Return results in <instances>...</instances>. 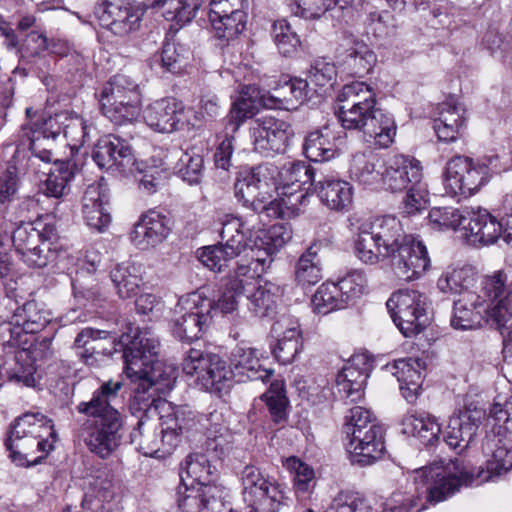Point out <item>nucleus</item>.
<instances>
[{
    "label": "nucleus",
    "mask_w": 512,
    "mask_h": 512,
    "mask_svg": "<svg viewBox=\"0 0 512 512\" xmlns=\"http://www.w3.org/2000/svg\"><path fill=\"white\" fill-rule=\"evenodd\" d=\"M120 342L125 346L123 357L128 378L139 382L130 403L135 412H143L137 428L132 432V441L146 456L159 451V440L153 424L145 419L157 416L161 427V442L168 448H174L181 437L193 430L199 420L194 411L186 405H175L163 398H152L148 392L165 393L170 391L176 380V370L158 359L159 341L148 329H130L123 334Z\"/></svg>",
    "instance_id": "obj_1"
},
{
    "label": "nucleus",
    "mask_w": 512,
    "mask_h": 512,
    "mask_svg": "<svg viewBox=\"0 0 512 512\" xmlns=\"http://www.w3.org/2000/svg\"><path fill=\"white\" fill-rule=\"evenodd\" d=\"M487 459L485 467L468 468L458 459L434 463L414 471V481L425 487L428 499L440 502L462 486L480 485L494 481L512 469V440L492 431L482 443Z\"/></svg>",
    "instance_id": "obj_2"
},
{
    "label": "nucleus",
    "mask_w": 512,
    "mask_h": 512,
    "mask_svg": "<svg viewBox=\"0 0 512 512\" xmlns=\"http://www.w3.org/2000/svg\"><path fill=\"white\" fill-rule=\"evenodd\" d=\"M482 291L489 304L475 292H468L454 302L451 326L457 330H473L483 323L502 330L512 319V273L499 270L484 277Z\"/></svg>",
    "instance_id": "obj_3"
},
{
    "label": "nucleus",
    "mask_w": 512,
    "mask_h": 512,
    "mask_svg": "<svg viewBox=\"0 0 512 512\" xmlns=\"http://www.w3.org/2000/svg\"><path fill=\"white\" fill-rule=\"evenodd\" d=\"M122 387L120 380L105 381L89 401H82L77 406L79 413L89 417L82 428L84 443L101 459L109 458L122 443L124 419L113 405Z\"/></svg>",
    "instance_id": "obj_4"
},
{
    "label": "nucleus",
    "mask_w": 512,
    "mask_h": 512,
    "mask_svg": "<svg viewBox=\"0 0 512 512\" xmlns=\"http://www.w3.org/2000/svg\"><path fill=\"white\" fill-rule=\"evenodd\" d=\"M56 432L52 421L40 413H25L15 420L6 440L17 465L36 464L53 450Z\"/></svg>",
    "instance_id": "obj_5"
},
{
    "label": "nucleus",
    "mask_w": 512,
    "mask_h": 512,
    "mask_svg": "<svg viewBox=\"0 0 512 512\" xmlns=\"http://www.w3.org/2000/svg\"><path fill=\"white\" fill-rule=\"evenodd\" d=\"M246 221L238 217L227 218L220 233L219 245L207 246L197 251L199 261L212 271L221 272L228 262L236 257L248 256L253 238Z\"/></svg>",
    "instance_id": "obj_6"
},
{
    "label": "nucleus",
    "mask_w": 512,
    "mask_h": 512,
    "mask_svg": "<svg viewBox=\"0 0 512 512\" xmlns=\"http://www.w3.org/2000/svg\"><path fill=\"white\" fill-rule=\"evenodd\" d=\"M263 170L264 165L260 164L251 170L239 172L234 185L235 196L254 211H264L268 217L274 219L283 218L288 209L286 186L276 188V198L268 202L271 195L266 189L268 182L261 178Z\"/></svg>",
    "instance_id": "obj_7"
},
{
    "label": "nucleus",
    "mask_w": 512,
    "mask_h": 512,
    "mask_svg": "<svg viewBox=\"0 0 512 512\" xmlns=\"http://www.w3.org/2000/svg\"><path fill=\"white\" fill-rule=\"evenodd\" d=\"M338 120L345 129L360 130L374 137L375 145L387 148L394 141L396 124L393 117L381 109L340 106Z\"/></svg>",
    "instance_id": "obj_8"
},
{
    "label": "nucleus",
    "mask_w": 512,
    "mask_h": 512,
    "mask_svg": "<svg viewBox=\"0 0 512 512\" xmlns=\"http://www.w3.org/2000/svg\"><path fill=\"white\" fill-rule=\"evenodd\" d=\"M393 322L405 337L419 334L428 324L427 298L417 290L401 289L386 302Z\"/></svg>",
    "instance_id": "obj_9"
},
{
    "label": "nucleus",
    "mask_w": 512,
    "mask_h": 512,
    "mask_svg": "<svg viewBox=\"0 0 512 512\" xmlns=\"http://www.w3.org/2000/svg\"><path fill=\"white\" fill-rule=\"evenodd\" d=\"M242 496L248 512H277L284 500V494L262 471L247 465L241 472Z\"/></svg>",
    "instance_id": "obj_10"
},
{
    "label": "nucleus",
    "mask_w": 512,
    "mask_h": 512,
    "mask_svg": "<svg viewBox=\"0 0 512 512\" xmlns=\"http://www.w3.org/2000/svg\"><path fill=\"white\" fill-rule=\"evenodd\" d=\"M54 236L53 225L37 221L17 227L12 234V242L16 252L29 266L40 268L47 265L49 240Z\"/></svg>",
    "instance_id": "obj_11"
},
{
    "label": "nucleus",
    "mask_w": 512,
    "mask_h": 512,
    "mask_svg": "<svg viewBox=\"0 0 512 512\" xmlns=\"http://www.w3.org/2000/svg\"><path fill=\"white\" fill-rule=\"evenodd\" d=\"M494 173L499 171L485 162H447L443 182L447 193L468 196L479 190Z\"/></svg>",
    "instance_id": "obj_12"
},
{
    "label": "nucleus",
    "mask_w": 512,
    "mask_h": 512,
    "mask_svg": "<svg viewBox=\"0 0 512 512\" xmlns=\"http://www.w3.org/2000/svg\"><path fill=\"white\" fill-rule=\"evenodd\" d=\"M95 13L102 27L122 37L139 28L144 8L127 0H106L98 4Z\"/></svg>",
    "instance_id": "obj_13"
},
{
    "label": "nucleus",
    "mask_w": 512,
    "mask_h": 512,
    "mask_svg": "<svg viewBox=\"0 0 512 512\" xmlns=\"http://www.w3.org/2000/svg\"><path fill=\"white\" fill-rule=\"evenodd\" d=\"M431 262L426 246L414 236L404 242L390 257L393 274L402 281L420 278L430 268Z\"/></svg>",
    "instance_id": "obj_14"
},
{
    "label": "nucleus",
    "mask_w": 512,
    "mask_h": 512,
    "mask_svg": "<svg viewBox=\"0 0 512 512\" xmlns=\"http://www.w3.org/2000/svg\"><path fill=\"white\" fill-rule=\"evenodd\" d=\"M484 415V410L474 403L465 404L462 409L455 411L450 416L444 432L447 445L458 453L466 450L475 437Z\"/></svg>",
    "instance_id": "obj_15"
},
{
    "label": "nucleus",
    "mask_w": 512,
    "mask_h": 512,
    "mask_svg": "<svg viewBox=\"0 0 512 512\" xmlns=\"http://www.w3.org/2000/svg\"><path fill=\"white\" fill-rule=\"evenodd\" d=\"M50 314L34 300L16 309L11 319L0 325L2 338L11 345H18L23 334L36 333L49 322Z\"/></svg>",
    "instance_id": "obj_16"
},
{
    "label": "nucleus",
    "mask_w": 512,
    "mask_h": 512,
    "mask_svg": "<svg viewBox=\"0 0 512 512\" xmlns=\"http://www.w3.org/2000/svg\"><path fill=\"white\" fill-rule=\"evenodd\" d=\"M466 222L463 225L467 243L489 245L495 243L502 233V223L488 210L481 207H465Z\"/></svg>",
    "instance_id": "obj_17"
},
{
    "label": "nucleus",
    "mask_w": 512,
    "mask_h": 512,
    "mask_svg": "<svg viewBox=\"0 0 512 512\" xmlns=\"http://www.w3.org/2000/svg\"><path fill=\"white\" fill-rule=\"evenodd\" d=\"M221 495L217 485L182 483L177 489V504L183 512H220Z\"/></svg>",
    "instance_id": "obj_18"
},
{
    "label": "nucleus",
    "mask_w": 512,
    "mask_h": 512,
    "mask_svg": "<svg viewBox=\"0 0 512 512\" xmlns=\"http://www.w3.org/2000/svg\"><path fill=\"white\" fill-rule=\"evenodd\" d=\"M81 211L86 225L91 229L103 232L110 225L109 193L102 180L86 188Z\"/></svg>",
    "instance_id": "obj_19"
},
{
    "label": "nucleus",
    "mask_w": 512,
    "mask_h": 512,
    "mask_svg": "<svg viewBox=\"0 0 512 512\" xmlns=\"http://www.w3.org/2000/svg\"><path fill=\"white\" fill-rule=\"evenodd\" d=\"M184 113L182 102L172 97L161 98L148 104L142 113L145 123L154 131H175Z\"/></svg>",
    "instance_id": "obj_20"
},
{
    "label": "nucleus",
    "mask_w": 512,
    "mask_h": 512,
    "mask_svg": "<svg viewBox=\"0 0 512 512\" xmlns=\"http://www.w3.org/2000/svg\"><path fill=\"white\" fill-rule=\"evenodd\" d=\"M433 128L440 141L453 142L461 135L466 123L465 106L455 98L439 103Z\"/></svg>",
    "instance_id": "obj_21"
},
{
    "label": "nucleus",
    "mask_w": 512,
    "mask_h": 512,
    "mask_svg": "<svg viewBox=\"0 0 512 512\" xmlns=\"http://www.w3.org/2000/svg\"><path fill=\"white\" fill-rule=\"evenodd\" d=\"M283 105L284 101L276 95H265L256 85H246L241 88L239 97L233 103L231 116L239 125L256 115L260 107L280 109Z\"/></svg>",
    "instance_id": "obj_22"
},
{
    "label": "nucleus",
    "mask_w": 512,
    "mask_h": 512,
    "mask_svg": "<svg viewBox=\"0 0 512 512\" xmlns=\"http://www.w3.org/2000/svg\"><path fill=\"white\" fill-rule=\"evenodd\" d=\"M170 220L156 211H149L135 224L130 239L140 249L155 247L170 233Z\"/></svg>",
    "instance_id": "obj_23"
},
{
    "label": "nucleus",
    "mask_w": 512,
    "mask_h": 512,
    "mask_svg": "<svg viewBox=\"0 0 512 512\" xmlns=\"http://www.w3.org/2000/svg\"><path fill=\"white\" fill-rule=\"evenodd\" d=\"M423 362L418 358H401L387 364L384 369L396 377L403 397L414 402L422 386Z\"/></svg>",
    "instance_id": "obj_24"
},
{
    "label": "nucleus",
    "mask_w": 512,
    "mask_h": 512,
    "mask_svg": "<svg viewBox=\"0 0 512 512\" xmlns=\"http://www.w3.org/2000/svg\"><path fill=\"white\" fill-rule=\"evenodd\" d=\"M107 170L122 178H133L139 188L154 193L159 179L164 173L161 165L154 162H112Z\"/></svg>",
    "instance_id": "obj_25"
},
{
    "label": "nucleus",
    "mask_w": 512,
    "mask_h": 512,
    "mask_svg": "<svg viewBox=\"0 0 512 512\" xmlns=\"http://www.w3.org/2000/svg\"><path fill=\"white\" fill-rule=\"evenodd\" d=\"M384 429L381 425H372L368 430L359 431L350 437L349 446L354 455V461L366 466L381 458L384 450Z\"/></svg>",
    "instance_id": "obj_26"
},
{
    "label": "nucleus",
    "mask_w": 512,
    "mask_h": 512,
    "mask_svg": "<svg viewBox=\"0 0 512 512\" xmlns=\"http://www.w3.org/2000/svg\"><path fill=\"white\" fill-rule=\"evenodd\" d=\"M381 173V187L391 192L418 185L422 179V167L419 162H387L383 164Z\"/></svg>",
    "instance_id": "obj_27"
},
{
    "label": "nucleus",
    "mask_w": 512,
    "mask_h": 512,
    "mask_svg": "<svg viewBox=\"0 0 512 512\" xmlns=\"http://www.w3.org/2000/svg\"><path fill=\"white\" fill-rule=\"evenodd\" d=\"M371 233L384 249V256L391 257L413 235L405 234L400 221L394 216H385L374 222H367Z\"/></svg>",
    "instance_id": "obj_28"
},
{
    "label": "nucleus",
    "mask_w": 512,
    "mask_h": 512,
    "mask_svg": "<svg viewBox=\"0 0 512 512\" xmlns=\"http://www.w3.org/2000/svg\"><path fill=\"white\" fill-rule=\"evenodd\" d=\"M61 116L62 112L54 117H41L33 124L34 127H31L29 132L25 133L30 141L32 155L39 158V160H50V150L46 147L42 148L41 139H55L60 134L66 122Z\"/></svg>",
    "instance_id": "obj_29"
},
{
    "label": "nucleus",
    "mask_w": 512,
    "mask_h": 512,
    "mask_svg": "<svg viewBox=\"0 0 512 512\" xmlns=\"http://www.w3.org/2000/svg\"><path fill=\"white\" fill-rule=\"evenodd\" d=\"M125 102L141 103V93L135 81L126 75L118 74L113 76L104 86L101 92L100 105L105 107L110 103L111 106H114Z\"/></svg>",
    "instance_id": "obj_30"
},
{
    "label": "nucleus",
    "mask_w": 512,
    "mask_h": 512,
    "mask_svg": "<svg viewBox=\"0 0 512 512\" xmlns=\"http://www.w3.org/2000/svg\"><path fill=\"white\" fill-rule=\"evenodd\" d=\"M440 425L426 413L408 412L401 420V432L416 437L425 446H433L439 439Z\"/></svg>",
    "instance_id": "obj_31"
},
{
    "label": "nucleus",
    "mask_w": 512,
    "mask_h": 512,
    "mask_svg": "<svg viewBox=\"0 0 512 512\" xmlns=\"http://www.w3.org/2000/svg\"><path fill=\"white\" fill-rule=\"evenodd\" d=\"M315 189L321 202L331 210L347 211L352 205L353 190L346 181L325 179L319 181Z\"/></svg>",
    "instance_id": "obj_32"
},
{
    "label": "nucleus",
    "mask_w": 512,
    "mask_h": 512,
    "mask_svg": "<svg viewBox=\"0 0 512 512\" xmlns=\"http://www.w3.org/2000/svg\"><path fill=\"white\" fill-rule=\"evenodd\" d=\"M258 354L254 348L237 347L231 359L233 375L262 381L270 378L273 372L263 368Z\"/></svg>",
    "instance_id": "obj_33"
},
{
    "label": "nucleus",
    "mask_w": 512,
    "mask_h": 512,
    "mask_svg": "<svg viewBox=\"0 0 512 512\" xmlns=\"http://www.w3.org/2000/svg\"><path fill=\"white\" fill-rule=\"evenodd\" d=\"M217 469L211 465L206 455L189 454L181 465L180 478L182 483L195 485H214Z\"/></svg>",
    "instance_id": "obj_34"
},
{
    "label": "nucleus",
    "mask_w": 512,
    "mask_h": 512,
    "mask_svg": "<svg viewBox=\"0 0 512 512\" xmlns=\"http://www.w3.org/2000/svg\"><path fill=\"white\" fill-rule=\"evenodd\" d=\"M116 293L122 299L135 296L142 282L141 267L131 262L117 264L110 272Z\"/></svg>",
    "instance_id": "obj_35"
},
{
    "label": "nucleus",
    "mask_w": 512,
    "mask_h": 512,
    "mask_svg": "<svg viewBox=\"0 0 512 512\" xmlns=\"http://www.w3.org/2000/svg\"><path fill=\"white\" fill-rule=\"evenodd\" d=\"M363 2L364 0H293L290 2V11L304 19H318L336 5L341 9L358 8Z\"/></svg>",
    "instance_id": "obj_36"
},
{
    "label": "nucleus",
    "mask_w": 512,
    "mask_h": 512,
    "mask_svg": "<svg viewBox=\"0 0 512 512\" xmlns=\"http://www.w3.org/2000/svg\"><path fill=\"white\" fill-rule=\"evenodd\" d=\"M78 171L76 162H53L41 190L48 197L60 198L64 195L68 183Z\"/></svg>",
    "instance_id": "obj_37"
},
{
    "label": "nucleus",
    "mask_w": 512,
    "mask_h": 512,
    "mask_svg": "<svg viewBox=\"0 0 512 512\" xmlns=\"http://www.w3.org/2000/svg\"><path fill=\"white\" fill-rule=\"evenodd\" d=\"M208 16L211 27L219 39L233 40L245 30L247 15L244 11L236 10Z\"/></svg>",
    "instance_id": "obj_38"
},
{
    "label": "nucleus",
    "mask_w": 512,
    "mask_h": 512,
    "mask_svg": "<svg viewBox=\"0 0 512 512\" xmlns=\"http://www.w3.org/2000/svg\"><path fill=\"white\" fill-rule=\"evenodd\" d=\"M366 282V276L360 269L348 270L333 282L340 302L344 304L345 308L354 304L363 295Z\"/></svg>",
    "instance_id": "obj_39"
},
{
    "label": "nucleus",
    "mask_w": 512,
    "mask_h": 512,
    "mask_svg": "<svg viewBox=\"0 0 512 512\" xmlns=\"http://www.w3.org/2000/svg\"><path fill=\"white\" fill-rule=\"evenodd\" d=\"M475 280L470 267L447 268L438 278L437 287L444 294H459L463 296L470 292L469 288Z\"/></svg>",
    "instance_id": "obj_40"
},
{
    "label": "nucleus",
    "mask_w": 512,
    "mask_h": 512,
    "mask_svg": "<svg viewBox=\"0 0 512 512\" xmlns=\"http://www.w3.org/2000/svg\"><path fill=\"white\" fill-rule=\"evenodd\" d=\"M214 300L207 297L204 289H199L179 298L173 314L197 316L200 319H212Z\"/></svg>",
    "instance_id": "obj_41"
},
{
    "label": "nucleus",
    "mask_w": 512,
    "mask_h": 512,
    "mask_svg": "<svg viewBox=\"0 0 512 512\" xmlns=\"http://www.w3.org/2000/svg\"><path fill=\"white\" fill-rule=\"evenodd\" d=\"M207 422L208 446L215 451L224 453L233 442V434L228 427L227 419L223 412L215 410L208 415Z\"/></svg>",
    "instance_id": "obj_42"
},
{
    "label": "nucleus",
    "mask_w": 512,
    "mask_h": 512,
    "mask_svg": "<svg viewBox=\"0 0 512 512\" xmlns=\"http://www.w3.org/2000/svg\"><path fill=\"white\" fill-rule=\"evenodd\" d=\"M282 126H285V123H278L273 116L266 115L256 119L251 127L255 144L262 149L267 148L270 143L273 144L277 139L285 144L288 135Z\"/></svg>",
    "instance_id": "obj_43"
},
{
    "label": "nucleus",
    "mask_w": 512,
    "mask_h": 512,
    "mask_svg": "<svg viewBox=\"0 0 512 512\" xmlns=\"http://www.w3.org/2000/svg\"><path fill=\"white\" fill-rule=\"evenodd\" d=\"M135 156L133 146L115 135H107L98 140L92 151L93 160H118Z\"/></svg>",
    "instance_id": "obj_44"
},
{
    "label": "nucleus",
    "mask_w": 512,
    "mask_h": 512,
    "mask_svg": "<svg viewBox=\"0 0 512 512\" xmlns=\"http://www.w3.org/2000/svg\"><path fill=\"white\" fill-rule=\"evenodd\" d=\"M354 252L361 262L371 265L378 263L380 257H385L384 249L371 233L367 222L359 227L357 237L354 241Z\"/></svg>",
    "instance_id": "obj_45"
},
{
    "label": "nucleus",
    "mask_w": 512,
    "mask_h": 512,
    "mask_svg": "<svg viewBox=\"0 0 512 512\" xmlns=\"http://www.w3.org/2000/svg\"><path fill=\"white\" fill-rule=\"evenodd\" d=\"M340 106L376 108V93L372 86L362 81L346 84L337 97Z\"/></svg>",
    "instance_id": "obj_46"
},
{
    "label": "nucleus",
    "mask_w": 512,
    "mask_h": 512,
    "mask_svg": "<svg viewBox=\"0 0 512 512\" xmlns=\"http://www.w3.org/2000/svg\"><path fill=\"white\" fill-rule=\"evenodd\" d=\"M377 62L374 51L364 42L357 41L347 49L344 64L351 74L364 76Z\"/></svg>",
    "instance_id": "obj_47"
},
{
    "label": "nucleus",
    "mask_w": 512,
    "mask_h": 512,
    "mask_svg": "<svg viewBox=\"0 0 512 512\" xmlns=\"http://www.w3.org/2000/svg\"><path fill=\"white\" fill-rule=\"evenodd\" d=\"M246 262L245 259H240L237 262V266L234 270L233 275L230 277L228 283L229 287L236 293H243L244 291H250L256 289L258 282H261L263 269L258 268Z\"/></svg>",
    "instance_id": "obj_48"
},
{
    "label": "nucleus",
    "mask_w": 512,
    "mask_h": 512,
    "mask_svg": "<svg viewBox=\"0 0 512 512\" xmlns=\"http://www.w3.org/2000/svg\"><path fill=\"white\" fill-rule=\"evenodd\" d=\"M317 249L318 246L312 244L299 259L295 271V280L298 285L302 286V289L306 285L310 286L316 284L322 278L321 268L319 267V260L317 258Z\"/></svg>",
    "instance_id": "obj_49"
},
{
    "label": "nucleus",
    "mask_w": 512,
    "mask_h": 512,
    "mask_svg": "<svg viewBox=\"0 0 512 512\" xmlns=\"http://www.w3.org/2000/svg\"><path fill=\"white\" fill-rule=\"evenodd\" d=\"M274 423H284L287 419L288 399L284 380H275L268 391L262 395Z\"/></svg>",
    "instance_id": "obj_50"
},
{
    "label": "nucleus",
    "mask_w": 512,
    "mask_h": 512,
    "mask_svg": "<svg viewBox=\"0 0 512 512\" xmlns=\"http://www.w3.org/2000/svg\"><path fill=\"white\" fill-rule=\"evenodd\" d=\"M233 370L226 366L218 355L213 354L205 373L200 376V385L207 391L220 392L226 382L231 379Z\"/></svg>",
    "instance_id": "obj_51"
},
{
    "label": "nucleus",
    "mask_w": 512,
    "mask_h": 512,
    "mask_svg": "<svg viewBox=\"0 0 512 512\" xmlns=\"http://www.w3.org/2000/svg\"><path fill=\"white\" fill-rule=\"evenodd\" d=\"M173 333L180 340L192 341L199 339L211 321L197 316L173 314Z\"/></svg>",
    "instance_id": "obj_52"
},
{
    "label": "nucleus",
    "mask_w": 512,
    "mask_h": 512,
    "mask_svg": "<svg viewBox=\"0 0 512 512\" xmlns=\"http://www.w3.org/2000/svg\"><path fill=\"white\" fill-rule=\"evenodd\" d=\"M311 304L313 311L322 315L345 308L344 304L340 302L333 281H327L318 287L312 296Z\"/></svg>",
    "instance_id": "obj_53"
},
{
    "label": "nucleus",
    "mask_w": 512,
    "mask_h": 512,
    "mask_svg": "<svg viewBox=\"0 0 512 512\" xmlns=\"http://www.w3.org/2000/svg\"><path fill=\"white\" fill-rule=\"evenodd\" d=\"M430 225L438 230L453 229L466 222L465 208L460 210L454 207H434L429 211Z\"/></svg>",
    "instance_id": "obj_54"
},
{
    "label": "nucleus",
    "mask_w": 512,
    "mask_h": 512,
    "mask_svg": "<svg viewBox=\"0 0 512 512\" xmlns=\"http://www.w3.org/2000/svg\"><path fill=\"white\" fill-rule=\"evenodd\" d=\"M61 117L66 121L62 131L64 137L68 140V145L71 150H78L88 136L90 127L87 125L86 121L77 114L62 112Z\"/></svg>",
    "instance_id": "obj_55"
},
{
    "label": "nucleus",
    "mask_w": 512,
    "mask_h": 512,
    "mask_svg": "<svg viewBox=\"0 0 512 512\" xmlns=\"http://www.w3.org/2000/svg\"><path fill=\"white\" fill-rule=\"evenodd\" d=\"M290 472L294 473L293 489L297 498H306L314 485L315 473L311 466L290 456Z\"/></svg>",
    "instance_id": "obj_56"
},
{
    "label": "nucleus",
    "mask_w": 512,
    "mask_h": 512,
    "mask_svg": "<svg viewBox=\"0 0 512 512\" xmlns=\"http://www.w3.org/2000/svg\"><path fill=\"white\" fill-rule=\"evenodd\" d=\"M303 155L306 160H331L336 151L319 131L310 133L303 143ZM339 157V155H337Z\"/></svg>",
    "instance_id": "obj_57"
},
{
    "label": "nucleus",
    "mask_w": 512,
    "mask_h": 512,
    "mask_svg": "<svg viewBox=\"0 0 512 512\" xmlns=\"http://www.w3.org/2000/svg\"><path fill=\"white\" fill-rule=\"evenodd\" d=\"M365 25L367 33H371L377 39L393 36L397 28L394 16L388 11L369 12Z\"/></svg>",
    "instance_id": "obj_58"
},
{
    "label": "nucleus",
    "mask_w": 512,
    "mask_h": 512,
    "mask_svg": "<svg viewBox=\"0 0 512 512\" xmlns=\"http://www.w3.org/2000/svg\"><path fill=\"white\" fill-rule=\"evenodd\" d=\"M105 117L118 126L132 124L138 121L142 115L141 103L125 102L121 105H105L101 107Z\"/></svg>",
    "instance_id": "obj_59"
},
{
    "label": "nucleus",
    "mask_w": 512,
    "mask_h": 512,
    "mask_svg": "<svg viewBox=\"0 0 512 512\" xmlns=\"http://www.w3.org/2000/svg\"><path fill=\"white\" fill-rule=\"evenodd\" d=\"M372 425H380L373 413L361 406L351 408L345 416L344 429L347 436L353 437L359 431L368 430Z\"/></svg>",
    "instance_id": "obj_60"
},
{
    "label": "nucleus",
    "mask_w": 512,
    "mask_h": 512,
    "mask_svg": "<svg viewBox=\"0 0 512 512\" xmlns=\"http://www.w3.org/2000/svg\"><path fill=\"white\" fill-rule=\"evenodd\" d=\"M383 164L387 162H353L349 168L352 179L367 186H381Z\"/></svg>",
    "instance_id": "obj_61"
},
{
    "label": "nucleus",
    "mask_w": 512,
    "mask_h": 512,
    "mask_svg": "<svg viewBox=\"0 0 512 512\" xmlns=\"http://www.w3.org/2000/svg\"><path fill=\"white\" fill-rule=\"evenodd\" d=\"M188 56L189 52L184 46L167 42L161 52L162 67L171 73H181L187 65Z\"/></svg>",
    "instance_id": "obj_62"
},
{
    "label": "nucleus",
    "mask_w": 512,
    "mask_h": 512,
    "mask_svg": "<svg viewBox=\"0 0 512 512\" xmlns=\"http://www.w3.org/2000/svg\"><path fill=\"white\" fill-rule=\"evenodd\" d=\"M366 499L356 492H340L324 512H370Z\"/></svg>",
    "instance_id": "obj_63"
},
{
    "label": "nucleus",
    "mask_w": 512,
    "mask_h": 512,
    "mask_svg": "<svg viewBox=\"0 0 512 512\" xmlns=\"http://www.w3.org/2000/svg\"><path fill=\"white\" fill-rule=\"evenodd\" d=\"M213 354L205 353L202 350L191 348L185 355L182 362L183 372L190 377H195V382L200 384V376L205 373Z\"/></svg>",
    "instance_id": "obj_64"
}]
</instances>
